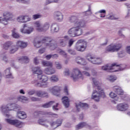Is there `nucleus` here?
<instances>
[{"label":"nucleus","instance_id":"29","mask_svg":"<svg viewBox=\"0 0 130 130\" xmlns=\"http://www.w3.org/2000/svg\"><path fill=\"white\" fill-rule=\"evenodd\" d=\"M17 117L20 119H25L27 118V114L24 111H19L17 113Z\"/></svg>","mask_w":130,"mask_h":130},{"label":"nucleus","instance_id":"36","mask_svg":"<svg viewBox=\"0 0 130 130\" xmlns=\"http://www.w3.org/2000/svg\"><path fill=\"white\" fill-rule=\"evenodd\" d=\"M18 60L21 63L24 62L25 63H28L29 62V58L27 56H23L21 57L20 58L18 59Z\"/></svg>","mask_w":130,"mask_h":130},{"label":"nucleus","instance_id":"17","mask_svg":"<svg viewBox=\"0 0 130 130\" xmlns=\"http://www.w3.org/2000/svg\"><path fill=\"white\" fill-rule=\"evenodd\" d=\"M117 109L119 111H125L128 109V105L125 103L119 104L117 106Z\"/></svg>","mask_w":130,"mask_h":130},{"label":"nucleus","instance_id":"20","mask_svg":"<svg viewBox=\"0 0 130 130\" xmlns=\"http://www.w3.org/2000/svg\"><path fill=\"white\" fill-rule=\"evenodd\" d=\"M26 27V24H24L23 27L20 29V32L24 34H30L34 31V28L30 27L25 30V27Z\"/></svg>","mask_w":130,"mask_h":130},{"label":"nucleus","instance_id":"61","mask_svg":"<svg viewBox=\"0 0 130 130\" xmlns=\"http://www.w3.org/2000/svg\"><path fill=\"white\" fill-rule=\"evenodd\" d=\"M82 74L84 75V76H86V77H90V73L88 72L84 71L82 72Z\"/></svg>","mask_w":130,"mask_h":130},{"label":"nucleus","instance_id":"47","mask_svg":"<svg viewBox=\"0 0 130 130\" xmlns=\"http://www.w3.org/2000/svg\"><path fill=\"white\" fill-rule=\"evenodd\" d=\"M40 18H42V15L41 14H37L32 15L33 20H37V19H40Z\"/></svg>","mask_w":130,"mask_h":130},{"label":"nucleus","instance_id":"11","mask_svg":"<svg viewBox=\"0 0 130 130\" xmlns=\"http://www.w3.org/2000/svg\"><path fill=\"white\" fill-rule=\"evenodd\" d=\"M17 21L18 23H27L31 21V18L26 15H20L17 18Z\"/></svg>","mask_w":130,"mask_h":130},{"label":"nucleus","instance_id":"58","mask_svg":"<svg viewBox=\"0 0 130 130\" xmlns=\"http://www.w3.org/2000/svg\"><path fill=\"white\" fill-rule=\"evenodd\" d=\"M18 3H24L25 4L26 3H29L30 0H16Z\"/></svg>","mask_w":130,"mask_h":130},{"label":"nucleus","instance_id":"55","mask_svg":"<svg viewBox=\"0 0 130 130\" xmlns=\"http://www.w3.org/2000/svg\"><path fill=\"white\" fill-rule=\"evenodd\" d=\"M74 42H75V40L74 39H71L69 40V43H68V45L69 47H71L73 44H74Z\"/></svg>","mask_w":130,"mask_h":130},{"label":"nucleus","instance_id":"15","mask_svg":"<svg viewBox=\"0 0 130 130\" xmlns=\"http://www.w3.org/2000/svg\"><path fill=\"white\" fill-rule=\"evenodd\" d=\"M118 52L119 57H122L124 56V53L122 52V50L119 49H107L106 50V53H109L112 52Z\"/></svg>","mask_w":130,"mask_h":130},{"label":"nucleus","instance_id":"42","mask_svg":"<svg viewBox=\"0 0 130 130\" xmlns=\"http://www.w3.org/2000/svg\"><path fill=\"white\" fill-rule=\"evenodd\" d=\"M58 76L56 75H52L50 78V81L52 83H56V82H58Z\"/></svg>","mask_w":130,"mask_h":130},{"label":"nucleus","instance_id":"2","mask_svg":"<svg viewBox=\"0 0 130 130\" xmlns=\"http://www.w3.org/2000/svg\"><path fill=\"white\" fill-rule=\"evenodd\" d=\"M92 80L93 87H96L98 91L96 89L93 90L91 98L95 101V102H99V101H100V98H101V97L102 98H106V95L105 94V92H104V90H103L101 86H100L101 83L97 81L96 78H92Z\"/></svg>","mask_w":130,"mask_h":130},{"label":"nucleus","instance_id":"39","mask_svg":"<svg viewBox=\"0 0 130 130\" xmlns=\"http://www.w3.org/2000/svg\"><path fill=\"white\" fill-rule=\"evenodd\" d=\"M54 104H55V102L51 101L49 103L42 105V107L43 108H49V107H51V106H52V105H54Z\"/></svg>","mask_w":130,"mask_h":130},{"label":"nucleus","instance_id":"48","mask_svg":"<svg viewBox=\"0 0 130 130\" xmlns=\"http://www.w3.org/2000/svg\"><path fill=\"white\" fill-rule=\"evenodd\" d=\"M107 19H108L109 20H118V19H119L118 17H116L114 16L113 15H110L109 16L107 17Z\"/></svg>","mask_w":130,"mask_h":130},{"label":"nucleus","instance_id":"54","mask_svg":"<svg viewBox=\"0 0 130 130\" xmlns=\"http://www.w3.org/2000/svg\"><path fill=\"white\" fill-rule=\"evenodd\" d=\"M30 99L31 101H32V102H36V101H39V98L34 96H31L30 98Z\"/></svg>","mask_w":130,"mask_h":130},{"label":"nucleus","instance_id":"32","mask_svg":"<svg viewBox=\"0 0 130 130\" xmlns=\"http://www.w3.org/2000/svg\"><path fill=\"white\" fill-rule=\"evenodd\" d=\"M62 101L63 105L66 108H68L69 106H70V101L69 100V98L67 96L63 97Z\"/></svg>","mask_w":130,"mask_h":130},{"label":"nucleus","instance_id":"26","mask_svg":"<svg viewBox=\"0 0 130 130\" xmlns=\"http://www.w3.org/2000/svg\"><path fill=\"white\" fill-rule=\"evenodd\" d=\"M36 95L38 97L43 98L44 97H48V93L47 92L42 90H39L36 91Z\"/></svg>","mask_w":130,"mask_h":130},{"label":"nucleus","instance_id":"12","mask_svg":"<svg viewBox=\"0 0 130 130\" xmlns=\"http://www.w3.org/2000/svg\"><path fill=\"white\" fill-rule=\"evenodd\" d=\"M31 72L34 75H37V76L38 78H40V76L42 75L43 72L41 70L40 67H34L31 69Z\"/></svg>","mask_w":130,"mask_h":130},{"label":"nucleus","instance_id":"14","mask_svg":"<svg viewBox=\"0 0 130 130\" xmlns=\"http://www.w3.org/2000/svg\"><path fill=\"white\" fill-rule=\"evenodd\" d=\"M49 91L53 95H55V96H58V94H59V92H60V88L59 86H54L52 88L49 89Z\"/></svg>","mask_w":130,"mask_h":130},{"label":"nucleus","instance_id":"49","mask_svg":"<svg viewBox=\"0 0 130 130\" xmlns=\"http://www.w3.org/2000/svg\"><path fill=\"white\" fill-rule=\"evenodd\" d=\"M55 64L57 70H61V68H62L61 64H60L59 62H55Z\"/></svg>","mask_w":130,"mask_h":130},{"label":"nucleus","instance_id":"52","mask_svg":"<svg viewBox=\"0 0 130 130\" xmlns=\"http://www.w3.org/2000/svg\"><path fill=\"white\" fill-rule=\"evenodd\" d=\"M40 114H43V112L39 111H36L34 113V115H35V116H38L40 115Z\"/></svg>","mask_w":130,"mask_h":130},{"label":"nucleus","instance_id":"62","mask_svg":"<svg viewBox=\"0 0 130 130\" xmlns=\"http://www.w3.org/2000/svg\"><path fill=\"white\" fill-rule=\"evenodd\" d=\"M57 105H58V104L56 103V105L53 106V110H58V109L57 108Z\"/></svg>","mask_w":130,"mask_h":130},{"label":"nucleus","instance_id":"5","mask_svg":"<svg viewBox=\"0 0 130 130\" xmlns=\"http://www.w3.org/2000/svg\"><path fill=\"white\" fill-rule=\"evenodd\" d=\"M38 79L39 80H42V82L35 80L31 81V84H35L36 87H40L41 88H47L48 87V82H47L49 80L48 77L42 74L40 78H38Z\"/></svg>","mask_w":130,"mask_h":130},{"label":"nucleus","instance_id":"19","mask_svg":"<svg viewBox=\"0 0 130 130\" xmlns=\"http://www.w3.org/2000/svg\"><path fill=\"white\" fill-rule=\"evenodd\" d=\"M113 68H114V70L113 71H111V72H120L121 71H123V70H125V66H116L115 63H113Z\"/></svg>","mask_w":130,"mask_h":130},{"label":"nucleus","instance_id":"23","mask_svg":"<svg viewBox=\"0 0 130 130\" xmlns=\"http://www.w3.org/2000/svg\"><path fill=\"white\" fill-rule=\"evenodd\" d=\"M102 70L103 71H107V72H110V73H113L111 71H113V64H107L106 66H103L102 67Z\"/></svg>","mask_w":130,"mask_h":130},{"label":"nucleus","instance_id":"33","mask_svg":"<svg viewBox=\"0 0 130 130\" xmlns=\"http://www.w3.org/2000/svg\"><path fill=\"white\" fill-rule=\"evenodd\" d=\"M121 44L115 45L114 44H112L108 47V49H119L120 48H121Z\"/></svg>","mask_w":130,"mask_h":130},{"label":"nucleus","instance_id":"63","mask_svg":"<svg viewBox=\"0 0 130 130\" xmlns=\"http://www.w3.org/2000/svg\"><path fill=\"white\" fill-rule=\"evenodd\" d=\"M51 57H52V54L47 55L46 56V58L47 60H49Z\"/></svg>","mask_w":130,"mask_h":130},{"label":"nucleus","instance_id":"57","mask_svg":"<svg viewBox=\"0 0 130 130\" xmlns=\"http://www.w3.org/2000/svg\"><path fill=\"white\" fill-rule=\"evenodd\" d=\"M68 52L70 54H72V55H75L76 54V51H75L73 49L69 50Z\"/></svg>","mask_w":130,"mask_h":130},{"label":"nucleus","instance_id":"1","mask_svg":"<svg viewBox=\"0 0 130 130\" xmlns=\"http://www.w3.org/2000/svg\"><path fill=\"white\" fill-rule=\"evenodd\" d=\"M69 22L73 23L76 26L68 31V34L70 37H77L83 34V29L81 28L86 26V21L79 19L76 16H73L69 18Z\"/></svg>","mask_w":130,"mask_h":130},{"label":"nucleus","instance_id":"35","mask_svg":"<svg viewBox=\"0 0 130 130\" xmlns=\"http://www.w3.org/2000/svg\"><path fill=\"white\" fill-rule=\"evenodd\" d=\"M85 126V127H89V125L87 124L85 122H81L76 126V129H81Z\"/></svg>","mask_w":130,"mask_h":130},{"label":"nucleus","instance_id":"38","mask_svg":"<svg viewBox=\"0 0 130 130\" xmlns=\"http://www.w3.org/2000/svg\"><path fill=\"white\" fill-rule=\"evenodd\" d=\"M107 80L111 83H113V82L117 80V77H116L115 75H109L107 76Z\"/></svg>","mask_w":130,"mask_h":130},{"label":"nucleus","instance_id":"21","mask_svg":"<svg viewBox=\"0 0 130 130\" xmlns=\"http://www.w3.org/2000/svg\"><path fill=\"white\" fill-rule=\"evenodd\" d=\"M6 79H14L13 74L11 72V68H8L4 71Z\"/></svg>","mask_w":130,"mask_h":130},{"label":"nucleus","instance_id":"45","mask_svg":"<svg viewBox=\"0 0 130 130\" xmlns=\"http://www.w3.org/2000/svg\"><path fill=\"white\" fill-rule=\"evenodd\" d=\"M52 3H55L57 4L59 3V0H46L45 4L49 5V4H52Z\"/></svg>","mask_w":130,"mask_h":130},{"label":"nucleus","instance_id":"10","mask_svg":"<svg viewBox=\"0 0 130 130\" xmlns=\"http://www.w3.org/2000/svg\"><path fill=\"white\" fill-rule=\"evenodd\" d=\"M86 59L88 60L91 63H93L94 64H101L102 63L103 60L100 57H94L91 55H87L86 56Z\"/></svg>","mask_w":130,"mask_h":130},{"label":"nucleus","instance_id":"44","mask_svg":"<svg viewBox=\"0 0 130 130\" xmlns=\"http://www.w3.org/2000/svg\"><path fill=\"white\" fill-rule=\"evenodd\" d=\"M109 96L110 98H111L113 99H114L116 101H118V96H117V95L115 94V93L111 92L109 94Z\"/></svg>","mask_w":130,"mask_h":130},{"label":"nucleus","instance_id":"59","mask_svg":"<svg viewBox=\"0 0 130 130\" xmlns=\"http://www.w3.org/2000/svg\"><path fill=\"white\" fill-rule=\"evenodd\" d=\"M46 114H49V115H53V117H56V118L58 117V116L57 115V114H53L51 112H47V113H46Z\"/></svg>","mask_w":130,"mask_h":130},{"label":"nucleus","instance_id":"3","mask_svg":"<svg viewBox=\"0 0 130 130\" xmlns=\"http://www.w3.org/2000/svg\"><path fill=\"white\" fill-rule=\"evenodd\" d=\"M41 40L38 41L37 42L34 43V46L37 48H39L41 46V43H43L42 46L44 49L45 48H55L56 47V44H53V40L48 37H43L41 38Z\"/></svg>","mask_w":130,"mask_h":130},{"label":"nucleus","instance_id":"64","mask_svg":"<svg viewBox=\"0 0 130 130\" xmlns=\"http://www.w3.org/2000/svg\"><path fill=\"white\" fill-rule=\"evenodd\" d=\"M34 63L35 64H39V61L38 60V59H37V58H36V57L34 58Z\"/></svg>","mask_w":130,"mask_h":130},{"label":"nucleus","instance_id":"28","mask_svg":"<svg viewBox=\"0 0 130 130\" xmlns=\"http://www.w3.org/2000/svg\"><path fill=\"white\" fill-rule=\"evenodd\" d=\"M38 122L39 124H41V125H44L46 126V127H48V125L47 123H49V122L46 120L45 118H40L38 120Z\"/></svg>","mask_w":130,"mask_h":130},{"label":"nucleus","instance_id":"9","mask_svg":"<svg viewBox=\"0 0 130 130\" xmlns=\"http://www.w3.org/2000/svg\"><path fill=\"white\" fill-rule=\"evenodd\" d=\"M5 121H6L7 123H9L11 125H14V126L18 127L19 128L23 127V126L24 125V123L17 119H5Z\"/></svg>","mask_w":130,"mask_h":130},{"label":"nucleus","instance_id":"31","mask_svg":"<svg viewBox=\"0 0 130 130\" xmlns=\"http://www.w3.org/2000/svg\"><path fill=\"white\" fill-rule=\"evenodd\" d=\"M16 46L20 47V48H26L27 47V43L22 41H18L16 42Z\"/></svg>","mask_w":130,"mask_h":130},{"label":"nucleus","instance_id":"13","mask_svg":"<svg viewBox=\"0 0 130 130\" xmlns=\"http://www.w3.org/2000/svg\"><path fill=\"white\" fill-rule=\"evenodd\" d=\"M76 44V46H79V44H82L79 46V47H78V48H80V49H86L87 48V43L84 39L79 40L77 42Z\"/></svg>","mask_w":130,"mask_h":130},{"label":"nucleus","instance_id":"41","mask_svg":"<svg viewBox=\"0 0 130 130\" xmlns=\"http://www.w3.org/2000/svg\"><path fill=\"white\" fill-rule=\"evenodd\" d=\"M12 36L13 38H15L16 39L20 38V36L19 35V34L17 32L16 28H14L12 30Z\"/></svg>","mask_w":130,"mask_h":130},{"label":"nucleus","instance_id":"25","mask_svg":"<svg viewBox=\"0 0 130 130\" xmlns=\"http://www.w3.org/2000/svg\"><path fill=\"white\" fill-rule=\"evenodd\" d=\"M51 31L52 33H56L59 31V26L57 23H52L51 26Z\"/></svg>","mask_w":130,"mask_h":130},{"label":"nucleus","instance_id":"56","mask_svg":"<svg viewBox=\"0 0 130 130\" xmlns=\"http://www.w3.org/2000/svg\"><path fill=\"white\" fill-rule=\"evenodd\" d=\"M80 64L81 66H86V64H87V61H86V60L82 57V60H81V62H80Z\"/></svg>","mask_w":130,"mask_h":130},{"label":"nucleus","instance_id":"50","mask_svg":"<svg viewBox=\"0 0 130 130\" xmlns=\"http://www.w3.org/2000/svg\"><path fill=\"white\" fill-rule=\"evenodd\" d=\"M75 61L78 63V64H81V62H82V57H77L75 59Z\"/></svg>","mask_w":130,"mask_h":130},{"label":"nucleus","instance_id":"34","mask_svg":"<svg viewBox=\"0 0 130 130\" xmlns=\"http://www.w3.org/2000/svg\"><path fill=\"white\" fill-rule=\"evenodd\" d=\"M49 27H50V24L49 22L45 23L42 27L41 32H45V31H47V30L49 29Z\"/></svg>","mask_w":130,"mask_h":130},{"label":"nucleus","instance_id":"8","mask_svg":"<svg viewBox=\"0 0 130 130\" xmlns=\"http://www.w3.org/2000/svg\"><path fill=\"white\" fill-rule=\"evenodd\" d=\"M71 77L73 79V81H77L79 79H81V80L84 79L82 72L78 68H75L73 70Z\"/></svg>","mask_w":130,"mask_h":130},{"label":"nucleus","instance_id":"4","mask_svg":"<svg viewBox=\"0 0 130 130\" xmlns=\"http://www.w3.org/2000/svg\"><path fill=\"white\" fill-rule=\"evenodd\" d=\"M21 109V106L15 104H8L6 105H2L0 107V111L5 116H9V111H18Z\"/></svg>","mask_w":130,"mask_h":130},{"label":"nucleus","instance_id":"51","mask_svg":"<svg viewBox=\"0 0 130 130\" xmlns=\"http://www.w3.org/2000/svg\"><path fill=\"white\" fill-rule=\"evenodd\" d=\"M59 54L60 55H62L63 57L67 58L68 55H67V53L64 52L63 50H60V51L59 52Z\"/></svg>","mask_w":130,"mask_h":130},{"label":"nucleus","instance_id":"6","mask_svg":"<svg viewBox=\"0 0 130 130\" xmlns=\"http://www.w3.org/2000/svg\"><path fill=\"white\" fill-rule=\"evenodd\" d=\"M42 64L44 67H48L49 68H47L44 69V73L46 75H53L55 74V69L53 68V63L49 61L43 60L42 61Z\"/></svg>","mask_w":130,"mask_h":130},{"label":"nucleus","instance_id":"22","mask_svg":"<svg viewBox=\"0 0 130 130\" xmlns=\"http://www.w3.org/2000/svg\"><path fill=\"white\" fill-rule=\"evenodd\" d=\"M69 40H70V37L68 36H66L63 37V39L59 40V43L61 46L64 47L67 45V43H68Z\"/></svg>","mask_w":130,"mask_h":130},{"label":"nucleus","instance_id":"53","mask_svg":"<svg viewBox=\"0 0 130 130\" xmlns=\"http://www.w3.org/2000/svg\"><path fill=\"white\" fill-rule=\"evenodd\" d=\"M35 93H36V91L35 90H31L27 91L28 95H29L30 96H32V95H34Z\"/></svg>","mask_w":130,"mask_h":130},{"label":"nucleus","instance_id":"16","mask_svg":"<svg viewBox=\"0 0 130 130\" xmlns=\"http://www.w3.org/2000/svg\"><path fill=\"white\" fill-rule=\"evenodd\" d=\"M50 124L52 128H56L58 126H60L62 123V119H57L56 121L50 122Z\"/></svg>","mask_w":130,"mask_h":130},{"label":"nucleus","instance_id":"18","mask_svg":"<svg viewBox=\"0 0 130 130\" xmlns=\"http://www.w3.org/2000/svg\"><path fill=\"white\" fill-rule=\"evenodd\" d=\"M54 18L58 22H62L63 20V15L60 12L57 11L55 12Z\"/></svg>","mask_w":130,"mask_h":130},{"label":"nucleus","instance_id":"43","mask_svg":"<svg viewBox=\"0 0 130 130\" xmlns=\"http://www.w3.org/2000/svg\"><path fill=\"white\" fill-rule=\"evenodd\" d=\"M92 14V10L91 9V6H88V10L86 11L83 12V15H85L86 16H91Z\"/></svg>","mask_w":130,"mask_h":130},{"label":"nucleus","instance_id":"27","mask_svg":"<svg viewBox=\"0 0 130 130\" xmlns=\"http://www.w3.org/2000/svg\"><path fill=\"white\" fill-rule=\"evenodd\" d=\"M113 90L118 95H123V90L121 89V87L119 86H115L113 87Z\"/></svg>","mask_w":130,"mask_h":130},{"label":"nucleus","instance_id":"7","mask_svg":"<svg viewBox=\"0 0 130 130\" xmlns=\"http://www.w3.org/2000/svg\"><path fill=\"white\" fill-rule=\"evenodd\" d=\"M3 16L4 17H0V22H2V24L7 26L9 24V21H11L13 17H14V15L13 13L11 11H6L3 14Z\"/></svg>","mask_w":130,"mask_h":130},{"label":"nucleus","instance_id":"60","mask_svg":"<svg viewBox=\"0 0 130 130\" xmlns=\"http://www.w3.org/2000/svg\"><path fill=\"white\" fill-rule=\"evenodd\" d=\"M3 60L5 61V62H8V57H7V56L6 55L3 56Z\"/></svg>","mask_w":130,"mask_h":130},{"label":"nucleus","instance_id":"24","mask_svg":"<svg viewBox=\"0 0 130 130\" xmlns=\"http://www.w3.org/2000/svg\"><path fill=\"white\" fill-rule=\"evenodd\" d=\"M76 107L77 109V111L79 112L81 110V109H85V108H88V104L83 103H79L76 104Z\"/></svg>","mask_w":130,"mask_h":130},{"label":"nucleus","instance_id":"40","mask_svg":"<svg viewBox=\"0 0 130 130\" xmlns=\"http://www.w3.org/2000/svg\"><path fill=\"white\" fill-rule=\"evenodd\" d=\"M95 14H100V18H105L106 16V10H101L99 11Z\"/></svg>","mask_w":130,"mask_h":130},{"label":"nucleus","instance_id":"37","mask_svg":"<svg viewBox=\"0 0 130 130\" xmlns=\"http://www.w3.org/2000/svg\"><path fill=\"white\" fill-rule=\"evenodd\" d=\"M17 100L22 103H26L28 101L29 99L27 97L20 96L17 98Z\"/></svg>","mask_w":130,"mask_h":130},{"label":"nucleus","instance_id":"46","mask_svg":"<svg viewBox=\"0 0 130 130\" xmlns=\"http://www.w3.org/2000/svg\"><path fill=\"white\" fill-rule=\"evenodd\" d=\"M13 44L12 42H7L4 44H3L4 48H9L11 45Z\"/></svg>","mask_w":130,"mask_h":130},{"label":"nucleus","instance_id":"30","mask_svg":"<svg viewBox=\"0 0 130 130\" xmlns=\"http://www.w3.org/2000/svg\"><path fill=\"white\" fill-rule=\"evenodd\" d=\"M34 26L37 31L38 32H41V22L40 21H37L34 23Z\"/></svg>","mask_w":130,"mask_h":130}]
</instances>
